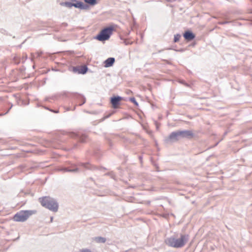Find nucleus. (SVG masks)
Here are the masks:
<instances>
[{
  "label": "nucleus",
  "instance_id": "39448f33",
  "mask_svg": "<svg viewBox=\"0 0 252 252\" xmlns=\"http://www.w3.org/2000/svg\"><path fill=\"white\" fill-rule=\"evenodd\" d=\"M181 138L179 131H175L172 132L170 135L165 138V142L167 143L170 142H174Z\"/></svg>",
  "mask_w": 252,
  "mask_h": 252
},
{
  "label": "nucleus",
  "instance_id": "0eeeda50",
  "mask_svg": "<svg viewBox=\"0 0 252 252\" xmlns=\"http://www.w3.org/2000/svg\"><path fill=\"white\" fill-rule=\"evenodd\" d=\"M121 100V97L120 96L112 97L111 99V103L113 107L115 108H117L120 101Z\"/></svg>",
  "mask_w": 252,
  "mask_h": 252
},
{
  "label": "nucleus",
  "instance_id": "f257e3e1",
  "mask_svg": "<svg viewBox=\"0 0 252 252\" xmlns=\"http://www.w3.org/2000/svg\"><path fill=\"white\" fill-rule=\"evenodd\" d=\"M189 239L188 235H181L179 238L175 236H171L165 239V242L168 246L175 248H180L183 247L188 242Z\"/></svg>",
  "mask_w": 252,
  "mask_h": 252
},
{
  "label": "nucleus",
  "instance_id": "a211bd4d",
  "mask_svg": "<svg viewBox=\"0 0 252 252\" xmlns=\"http://www.w3.org/2000/svg\"><path fill=\"white\" fill-rule=\"evenodd\" d=\"M64 170L66 171H69V172H75V171H77L78 170V169L77 168H75V169H72V170H68L66 168H64Z\"/></svg>",
  "mask_w": 252,
  "mask_h": 252
},
{
  "label": "nucleus",
  "instance_id": "f3484780",
  "mask_svg": "<svg viewBox=\"0 0 252 252\" xmlns=\"http://www.w3.org/2000/svg\"><path fill=\"white\" fill-rule=\"evenodd\" d=\"M130 100L133 102L136 105H138L137 102L136 101L134 97H132L130 98Z\"/></svg>",
  "mask_w": 252,
  "mask_h": 252
},
{
  "label": "nucleus",
  "instance_id": "20e7f679",
  "mask_svg": "<svg viewBox=\"0 0 252 252\" xmlns=\"http://www.w3.org/2000/svg\"><path fill=\"white\" fill-rule=\"evenodd\" d=\"M112 30L113 29L111 28H107L103 29L97 35L96 39L101 41L108 40L112 34Z\"/></svg>",
  "mask_w": 252,
  "mask_h": 252
},
{
  "label": "nucleus",
  "instance_id": "f03ea898",
  "mask_svg": "<svg viewBox=\"0 0 252 252\" xmlns=\"http://www.w3.org/2000/svg\"><path fill=\"white\" fill-rule=\"evenodd\" d=\"M41 205L53 212H57L58 209V204L55 199L50 197H44L39 198Z\"/></svg>",
  "mask_w": 252,
  "mask_h": 252
},
{
  "label": "nucleus",
  "instance_id": "9b49d317",
  "mask_svg": "<svg viewBox=\"0 0 252 252\" xmlns=\"http://www.w3.org/2000/svg\"><path fill=\"white\" fill-rule=\"evenodd\" d=\"M61 5L62 6H64L68 8H71L73 6V3L69 1H66L64 2L61 3Z\"/></svg>",
  "mask_w": 252,
  "mask_h": 252
},
{
  "label": "nucleus",
  "instance_id": "dca6fc26",
  "mask_svg": "<svg viewBox=\"0 0 252 252\" xmlns=\"http://www.w3.org/2000/svg\"><path fill=\"white\" fill-rule=\"evenodd\" d=\"M180 37H181V35L180 34L175 35L174 39V42H178L179 40Z\"/></svg>",
  "mask_w": 252,
  "mask_h": 252
},
{
  "label": "nucleus",
  "instance_id": "f8f14e48",
  "mask_svg": "<svg viewBox=\"0 0 252 252\" xmlns=\"http://www.w3.org/2000/svg\"><path fill=\"white\" fill-rule=\"evenodd\" d=\"M87 67L85 66H82L79 70V73L85 74L87 71Z\"/></svg>",
  "mask_w": 252,
  "mask_h": 252
},
{
  "label": "nucleus",
  "instance_id": "9d476101",
  "mask_svg": "<svg viewBox=\"0 0 252 252\" xmlns=\"http://www.w3.org/2000/svg\"><path fill=\"white\" fill-rule=\"evenodd\" d=\"M94 241L96 243H105L106 241L105 238L102 237H96L93 239Z\"/></svg>",
  "mask_w": 252,
  "mask_h": 252
},
{
  "label": "nucleus",
  "instance_id": "aec40b11",
  "mask_svg": "<svg viewBox=\"0 0 252 252\" xmlns=\"http://www.w3.org/2000/svg\"><path fill=\"white\" fill-rule=\"evenodd\" d=\"M53 219V217H51V221H52Z\"/></svg>",
  "mask_w": 252,
  "mask_h": 252
},
{
  "label": "nucleus",
  "instance_id": "ddd939ff",
  "mask_svg": "<svg viewBox=\"0 0 252 252\" xmlns=\"http://www.w3.org/2000/svg\"><path fill=\"white\" fill-rule=\"evenodd\" d=\"M85 2L90 4L92 5H94L96 4V0H84Z\"/></svg>",
  "mask_w": 252,
  "mask_h": 252
},
{
  "label": "nucleus",
  "instance_id": "4468645a",
  "mask_svg": "<svg viewBox=\"0 0 252 252\" xmlns=\"http://www.w3.org/2000/svg\"><path fill=\"white\" fill-rule=\"evenodd\" d=\"M82 5V2H80V1H77L76 3H73V6H74L76 8H80V7H81Z\"/></svg>",
  "mask_w": 252,
  "mask_h": 252
},
{
  "label": "nucleus",
  "instance_id": "6ab92c4d",
  "mask_svg": "<svg viewBox=\"0 0 252 252\" xmlns=\"http://www.w3.org/2000/svg\"><path fill=\"white\" fill-rule=\"evenodd\" d=\"M80 252H91L89 250L85 249L81 251Z\"/></svg>",
  "mask_w": 252,
  "mask_h": 252
},
{
  "label": "nucleus",
  "instance_id": "1a4fd4ad",
  "mask_svg": "<svg viewBox=\"0 0 252 252\" xmlns=\"http://www.w3.org/2000/svg\"><path fill=\"white\" fill-rule=\"evenodd\" d=\"M115 62L114 58H109L105 61V66L106 67H110L113 65Z\"/></svg>",
  "mask_w": 252,
  "mask_h": 252
},
{
  "label": "nucleus",
  "instance_id": "7ed1b4c3",
  "mask_svg": "<svg viewBox=\"0 0 252 252\" xmlns=\"http://www.w3.org/2000/svg\"><path fill=\"white\" fill-rule=\"evenodd\" d=\"M35 213V211H21L14 215L13 219L16 221H25L30 216Z\"/></svg>",
  "mask_w": 252,
  "mask_h": 252
},
{
  "label": "nucleus",
  "instance_id": "2eb2a0df",
  "mask_svg": "<svg viewBox=\"0 0 252 252\" xmlns=\"http://www.w3.org/2000/svg\"><path fill=\"white\" fill-rule=\"evenodd\" d=\"M82 5L80 7L81 9H86L87 10L89 9V7L88 5L84 4L83 2H82Z\"/></svg>",
  "mask_w": 252,
  "mask_h": 252
},
{
  "label": "nucleus",
  "instance_id": "423d86ee",
  "mask_svg": "<svg viewBox=\"0 0 252 252\" xmlns=\"http://www.w3.org/2000/svg\"><path fill=\"white\" fill-rule=\"evenodd\" d=\"M181 138H190L193 136V133L190 130L178 131Z\"/></svg>",
  "mask_w": 252,
  "mask_h": 252
},
{
  "label": "nucleus",
  "instance_id": "6e6552de",
  "mask_svg": "<svg viewBox=\"0 0 252 252\" xmlns=\"http://www.w3.org/2000/svg\"><path fill=\"white\" fill-rule=\"evenodd\" d=\"M184 37L186 40L190 41L195 37V35L191 32L188 31L184 34Z\"/></svg>",
  "mask_w": 252,
  "mask_h": 252
}]
</instances>
